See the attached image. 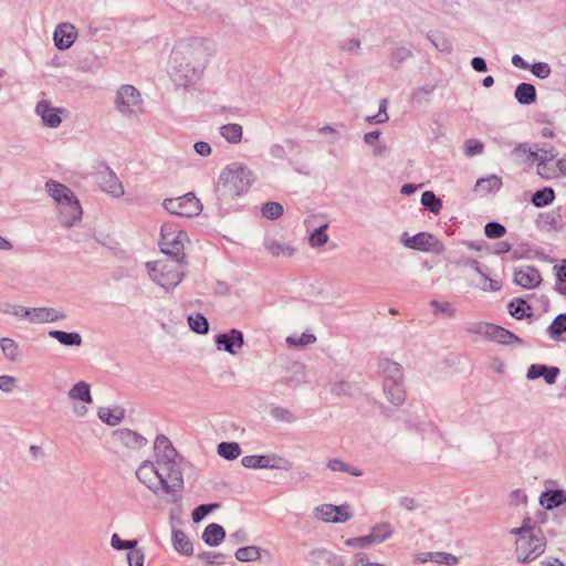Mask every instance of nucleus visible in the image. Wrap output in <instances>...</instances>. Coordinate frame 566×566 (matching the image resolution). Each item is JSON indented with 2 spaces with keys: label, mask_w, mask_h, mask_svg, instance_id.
I'll return each mask as SVG.
<instances>
[{
  "label": "nucleus",
  "mask_w": 566,
  "mask_h": 566,
  "mask_svg": "<svg viewBox=\"0 0 566 566\" xmlns=\"http://www.w3.org/2000/svg\"><path fill=\"white\" fill-rule=\"evenodd\" d=\"M512 63L520 69L528 67L527 63L520 55H514L512 59Z\"/></svg>",
  "instance_id": "61"
},
{
  "label": "nucleus",
  "mask_w": 566,
  "mask_h": 566,
  "mask_svg": "<svg viewBox=\"0 0 566 566\" xmlns=\"http://www.w3.org/2000/svg\"><path fill=\"white\" fill-rule=\"evenodd\" d=\"M0 346L6 355L10 360H14L18 356V345L17 343L11 338H2L0 340Z\"/></svg>",
  "instance_id": "42"
},
{
  "label": "nucleus",
  "mask_w": 566,
  "mask_h": 566,
  "mask_svg": "<svg viewBox=\"0 0 566 566\" xmlns=\"http://www.w3.org/2000/svg\"><path fill=\"white\" fill-rule=\"evenodd\" d=\"M465 154L468 156H474V155H479L483 151V144L476 139H468L465 142Z\"/></svg>",
  "instance_id": "48"
},
{
  "label": "nucleus",
  "mask_w": 566,
  "mask_h": 566,
  "mask_svg": "<svg viewBox=\"0 0 566 566\" xmlns=\"http://www.w3.org/2000/svg\"><path fill=\"white\" fill-rule=\"evenodd\" d=\"M105 190L113 195H118L122 193V186L116 180H114L108 188H105Z\"/></svg>",
  "instance_id": "60"
},
{
  "label": "nucleus",
  "mask_w": 566,
  "mask_h": 566,
  "mask_svg": "<svg viewBox=\"0 0 566 566\" xmlns=\"http://www.w3.org/2000/svg\"><path fill=\"white\" fill-rule=\"evenodd\" d=\"M472 67L478 72H484L486 71V63L481 57H474L472 60Z\"/></svg>",
  "instance_id": "59"
},
{
  "label": "nucleus",
  "mask_w": 566,
  "mask_h": 566,
  "mask_svg": "<svg viewBox=\"0 0 566 566\" xmlns=\"http://www.w3.org/2000/svg\"><path fill=\"white\" fill-rule=\"evenodd\" d=\"M566 502V495L563 491L545 492L541 496V504L546 509H553Z\"/></svg>",
  "instance_id": "24"
},
{
  "label": "nucleus",
  "mask_w": 566,
  "mask_h": 566,
  "mask_svg": "<svg viewBox=\"0 0 566 566\" xmlns=\"http://www.w3.org/2000/svg\"><path fill=\"white\" fill-rule=\"evenodd\" d=\"M557 277L555 290L566 296V259L559 265L554 266Z\"/></svg>",
  "instance_id": "29"
},
{
  "label": "nucleus",
  "mask_w": 566,
  "mask_h": 566,
  "mask_svg": "<svg viewBox=\"0 0 566 566\" xmlns=\"http://www.w3.org/2000/svg\"><path fill=\"white\" fill-rule=\"evenodd\" d=\"M485 290L499 291L501 289V282L496 280H489V285L484 287Z\"/></svg>",
  "instance_id": "62"
},
{
  "label": "nucleus",
  "mask_w": 566,
  "mask_h": 566,
  "mask_svg": "<svg viewBox=\"0 0 566 566\" xmlns=\"http://www.w3.org/2000/svg\"><path fill=\"white\" fill-rule=\"evenodd\" d=\"M217 343L219 345H223L227 352L235 354L243 344V337L239 331L232 329L229 334H222L218 336Z\"/></svg>",
  "instance_id": "16"
},
{
  "label": "nucleus",
  "mask_w": 566,
  "mask_h": 566,
  "mask_svg": "<svg viewBox=\"0 0 566 566\" xmlns=\"http://www.w3.org/2000/svg\"><path fill=\"white\" fill-rule=\"evenodd\" d=\"M25 315L35 323L53 322L62 317L53 308H33L32 311H27Z\"/></svg>",
  "instance_id": "19"
},
{
  "label": "nucleus",
  "mask_w": 566,
  "mask_h": 566,
  "mask_svg": "<svg viewBox=\"0 0 566 566\" xmlns=\"http://www.w3.org/2000/svg\"><path fill=\"white\" fill-rule=\"evenodd\" d=\"M386 107H387V101L382 99L381 103H380L379 113L376 116L368 117V120L369 122H376V123H385V122H387L389 117H388V114L386 112Z\"/></svg>",
  "instance_id": "55"
},
{
  "label": "nucleus",
  "mask_w": 566,
  "mask_h": 566,
  "mask_svg": "<svg viewBox=\"0 0 566 566\" xmlns=\"http://www.w3.org/2000/svg\"><path fill=\"white\" fill-rule=\"evenodd\" d=\"M138 480L154 492L170 493L182 484V475L178 468H170L160 458L156 462L144 461L138 468Z\"/></svg>",
  "instance_id": "1"
},
{
  "label": "nucleus",
  "mask_w": 566,
  "mask_h": 566,
  "mask_svg": "<svg viewBox=\"0 0 566 566\" xmlns=\"http://www.w3.org/2000/svg\"><path fill=\"white\" fill-rule=\"evenodd\" d=\"M558 374L559 369L557 367H546L544 365H532L527 370V377L530 379L543 377L549 385L556 381Z\"/></svg>",
  "instance_id": "15"
},
{
  "label": "nucleus",
  "mask_w": 566,
  "mask_h": 566,
  "mask_svg": "<svg viewBox=\"0 0 566 566\" xmlns=\"http://www.w3.org/2000/svg\"><path fill=\"white\" fill-rule=\"evenodd\" d=\"M175 455L176 451L170 441L164 436L157 437L155 440L156 460L160 458L161 462L166 463V465H170V468H178L175 461Z\"/></svg>",
  "instance_id": "11"
},
{
  "label": "nucleus",
  "mask_w": 566,
  "mask_h": 566,
  "mask_svg": "<svg viewBox=\"0 0 566 566\" xmlns=\"http://www.w3.org/2000/svg\"><path fill=\"white\" fill-rule=\"evenodd\" d=\"M182 259H163L147 263L150 277L165 289L175 287L182 280Z\"/></svg>",
  "instance_id": "3"
},
{
  "label": "nucleus",
  "mask_w": 566,
  "mask_h": 566,
  "mask_svg": "<svg viewBox=\"0 0 566 566\" xmlns=\"http://www.w3.org/2000/svg\"><path fill=\"white\" fill-rule=\"evenodd\" d=\"M515 97L522 104H531L536 99V91L532 84L522 83L516 87Z\"/></svg>",
  "instance_id": "23"
},
{
  "label": "nucleus",
  "mask_w": 566,
  "mask_h": 566,
  "mask_svg": "<svg viewBox=\"0 0 566 566\" xmlns=\"http://www.w3.org/2000/svg\"><path fill=\"white\" fill-rule=\"evenodd\" d=\"M76 38L75 28L72 24H61L54 32L55 45L61 49H69Z\"/></svg>",
  "instance_id": "13"
},
{
  "label": "nucleus",
  "mask_w": 566,
  "mask_h": 566,
  "mask_svg": "<svg viewBox=\"0 0 566 566\" xmlns=\"http://www.w3.org/2000/svg\"><path fill=\"white\" fill-rule=\"evenodd\" d=\"M551 336L556 337L566 332V314L558 315L548 327Z\"/></svg>",
  "instance_id": "43"
},
{
  "label": "nucleus",
  "mask_w": 566,
  "mask_h": 566,
  "mask_svg": "<svg viewBox=\"0 0 566 566\" xmlns=\"http://www.w3.org/2000/svg\"><path fill=\"white\" fill-rule=\"evenodd\" d=\"M218 452L228 460H234L240 455L241 449L235 442H222L218 446Z\"/></svg>",
  "instance_id": "27"
},
{
  "label": "nucleus",
  "mask_w": 566,
  "mask_h": 566,
  "mask_svg": "<svg viewBox=\"0 0 566 566\" xmlns=\"http://www.w3.org/2000/svg\"><path fill=\"white\" fill-rule=\"evenodd\" d=\"M557 168L563 175H566V158H562L557 161Z\"/></svg>",
  "instance_id": "64"
},
{
  "label": "nucleus",
  "mask_w": 566,
  "mask_h": 566,
  "mask_svg": "<svg viewBox=\"0 0 566 566\" xmlns=\"http://www.w3.org/2000/svg\"><path fill=\"white\" fill-rule=\"evenodd\" d=\"M345 544L349 547H360V548H364V547H367L371 544H375L373 538L369 536V535H366V536H360V537H354V538H348Z\"/></svg>",
  "instance_id": "47"
},
{
  "label": "nucleus",
  "mask_w": 566,
  "mask_h": 566,
  "mask_svg": "<svg viewBox=\"0 0 566 566\" xmlns=\"http://www.w3.org/2000/svg\"><path fill=\"white\" fill-rule=\"evenodd\" d=\"M188 235L174 222H166L161 226L160 249L165 254L178 256L182 253Z\"/></svg>",
  "instance_id": "5"
},
{
  "label": "nucleus",
  "mask_w": 566,
  "mask_h": 566,
  "mask_svg": "<svg viewBox=\"0 0 566 566\" xmlns=\"http://www.w3.org/2000/svg\"><path fill=\"white\" fill-rule=\"evenodd\" d=\"M82 209L78 200L72 196L64 200V205H60V216L63 224L70 227L81 218Z\"/></svg>",
  "instance_id": "12"
},
{
  "label": "nucleus",
  "mask_w": 566,
  "mask_h": 566,
  "mask_svg": "<svg viewBox=\"0 0 566 566\" xmlns=\"http://www.w3.org/2000/svg\"><path fill=\"white\" fill-rule=\"evenodd\" d=\"M326 229H327V224H323L310 235L311 247L318 248V247L324 245L327 242L328 235L325 232Z\"/></svg>",
  "instance_id": "37"
},
{
  "label": "nucleus",
  "mask_w": 566,
  "mask_h": 566,
  "mask_svg": "<svg viewBox=\"0 0 566 566\" xmlns=\"http://www.w3.org/2000/svg\"><path fill=\"white\" fill-rule=\"evenodd\" d=\"M216 507H218V504L200 505L196 507L195 511L192 512V520L195 522L201 521L208 513H210Z\"/></svg>",
  "instance_id": "50"
},
{
  "label": "nucleus",
  "mask_w": 566,
  "mask_h": 566,
  "mask_svg": "<svg viewBox=\"0 0 566 566\" xmlns=\"http://www.w3.org/2000/svg\"><path fill=\"white\" fill-rule=\"evenodd\" d=\"M251 171L240 165H232L227 168L217 186V190L221 197L234 198L248 191L251 185Z\"/></svg>",
  "instance_id": "2"
},
{
  "label": "nucleus",
  "mask_w": 566,
  "mask_h": 566,
  "mask_svg": "<svg viewBox=\"0 0 566 566\" xmlns=\"http://www.w3.org/2000/svg\"><path fill=\"white\" fill-rule=\"evenodd\" d=\"M98 416L104 422L115 426L122 420L124 413L119 409L111 410L107 408H102L98 411Z\"/></svg>",
  "instance_id": "36"
},
{
  "label": "nucleus",
  "mask_w": 566,
  "mask_h": 566,
  "mask_svg": "<svg viewBox=\"0 0 566 566\" xmlns=\"http://www.w3.org/2000/svg\"><path fill=\"white\" fill-rule=\"evenodd\" d=\"M235 557L241 562L258 560L261 557V551L256 546L242 547L235 552Z\"/></svg>",
  "instance_id": "28"
},
{
  "label": "nucleus",
  "mask_w": 566,
  "mask_h": 566,
  "mask_svg": "<svg viewBox=\"0 0 566 566\" xmlns=\"http://www.w3.org/2000/svg\"><path fill=\"white\" fill-rule=\"evenodd\" d=\"M315 515L324 522L333 523L346 522L352 516L348 505L335 506L332 504H323L318 506L315 510Z\"/></svg>",
  "instance_id": "9"
},
{
  "label": "nucleus",
  "mask_w": 566,
  "mask_h": 566,
  "mask_svg": "<svg viewBox=\"0 0 566 566\" xmlns=\"http://www.w3.org/2000/svg\"><path fill=\"white\" fill-rule=\"evenodd\" d=\"M516 539V554L520 560L530 562L538 557L545 549V538L530 530H520Z\"/></svg>",
  "instance_id": "4"
},
{
  "label": "nucleus",
  "mask_w": 566,
  "mask_h": 566,
  "mask_svg": "<svg viewBox=\"0 0 566 566\" xmlns=\"http://www.w3.org/2000/svg\"><path fill=\"white\" fill-rule=\"evenodd\" d=\"M384 386L389 400L394 405L398 406L403 402L406 397L405 389L397 379L388 378Z\"/></svg>",
  "instance_id": "18"
},
{
  "label": "nucleus",
  "mask_w": 566,
  "mask_h": 566,
  "mask_svg": "<svg viewBox=\"0 0 566 566\" xmlns=\"http://www.w3.org/2000/svg\"><path fill=\"white\" fill-rule=\"evenodd\" d=\"M15 386V378L11 376H0V389L3 391H10Z\"/></svg>",
  "instance_id": "57"
},
{
  "label": "nucleus",
  "mask_w": 566,
  "mask_h": 566,
  "mask_svg": "<svg viewBox=\"0 0 566 566\" xmlns=\"http://www.w3.org/2000/svg\"><path fill=\"white\" fill-rule=\"evenodd\" d=\"M431 559L439 564L454 565L458 559L451 554L448 553H434L431 554Z\"/></svg>",
  "instance_id": "49"
},
{
  "label": "nucleus",
  "mask_w": 566,
  "mask_h": 566,
  "mask_svg": "<svg viewBox=\"0 0 566 566\" xmlns=\"http://www.w3.org/2000/svg\"><path fill=\"white\" fill-rule=\"evenodd\" d=\"M421 203L433 213H438L442 208L441 200L431 191H424L422 193Z\"/></svg>",
  "instance_id": "33"
},
{
  "label": "nucleus",
  "mask_w": 566,
  "mask_h": 566,
  "mask_svg": "<svg viewBox=\"0 0 566 566\" xmlns=\"http://www.w3.org/2000/svg\"><path fill=\"white\" fill-rule=\"evenodd\" d=\"M226 536V532L222 526L218 524H209L203 532V539L207 544L216 546L222 542Z\"/></svg>",
  "instance_id": "21"
},
{
  "label": "nucleus",
  "mask_w": 566,
  "mask_h": 566,
  "mask_svg": "<svg viewBox=\"0 0 566 566\" xmlns=\"http://www.w3.org/2000/svg\"><path fill=\"white\" fill-rule=\"evenodd\" d=\"M541 282V274L535 268L521 266L514 272V283L523 289H535Z\"/></svg>",
  "instance_id": "10"
},
{
  "label": "nucleus",
  "mask_w": 566,
  "mask_h": 566,
  "mask_svg": "<svg viewBox=\"0 0 566 566\" xmlns=\"http://www.w3.org/2000/svg\"><path fill=\"white\" fill-rule=\"evenodd\" d=\"M174 546L179 553L184 555H190L193 549L191 542L181 531L174 532Z\"/></svg>",
  "instance_id": "25"
},
{
  "label": "nucleus",
  "mask_w": 566,
  "mask_h": 566,
  "mask_svg": "<svg viewBox=\"0 0 566 566\" xmlns=\"http://www.w3.org/2000/svg\"><path fill=\"white\" fill-rule=\"evenodd\" d=\"M554 197L555 196L552 188H544L533 195L532 202L536 207H543L551 203L554 200Z\"/></svg>",
  "instance_id": "32"
},
{
  "label": "nucleus",
  "mask_w": 566,
  "mask_h": 566,
  "mask_svg": "<svg viewBox=\"0 0 566 566\" xmlns=\"http://www.w3.org/2000/svg\"><path fill=\"white\" fill-rule=\"evenodd\" d=\"M485 234L488 238L490 239H499V238H502L506 230L505 228L500 224V223H496V222H490L485 226Z\"/></svg>",
  "instance_id": "45"
},
{
  "label": "nucleus",
  "mask_w": 566,
  "mask_h": 566,
  "mask_svg": "<svg viewBox=\"0 0 566 566\" xmlns=\"http://www.w3.org/2000/svg\"><path fill=\"white\" fill-rule=\"evenodd\" d=\"M112 545L116 549L133 548L136 545V541H123L117 534L112 536Z\"/></svg>",
  "instance_id": "53"
},
{
  "label": "nucleus",
  "mask_w": 566,
  "mask_h": 566,
  "mask_svg": "<svg viewBox=\"0 0 566 566\" xmlns=\"http://www.w3.org/2000/svg\"><path fill=\"white\" fill-rule=\"evenodd\" d=\"M541 134L545 138H553L555 136L554 130L551 127H544Z\"/></svg>",
  "instance_id": "63"
},
{
  "label": "nucleus",
  "mask_w": 566,
  "mask_h": 566,
  "mask_svg": "<svg viewBox=\"0 0 566 566\" xmlns=\"http://www.w3.org/2000/svg\"><path fill=\"white\" fill-rule=\"evenodd\" d=\"M316 340L315 336L312 334H302L301 336H290L286 342L291 346H305L313 344Z\"/></svg>",
  "instance_id": "46"
},
{
  "label": "nucleus",
  "mask_w": 566,
  "mask_h": 566,
  "mask_svg": "<svg viewBox=\"0 0 566 566\" xmlns=\"http://www.w3.org/2000/svg\"><path fill=\"white\" fill-rule=\"evenodd\" d=\"M241 462L243 467L251 469L270 467V459L265 455H247Z\"/></svg>",
  "instance_id": "31"
},
{
  "label": "nucleus",
  "mask_w": 566,
  "mask_h": 566,
  "mask_svg": "<svg viewBox=\"0 0 566 566\" xmlns=\"http://www.w3.org/2000/svg\"><path fill=\"white\" fill-rule=\"evenodd\" d=\"M50 335L52 337L56 338L59 342H61L64 345H80L81 344V336L76 333L53 331L50 333Z\"/></svg>",
  "instance_id": "35"
},
{
  "label": "nucleus",
  "mask_w": 566,
  "mask_h": 566,
  "mask_svg": "<svg viewBox=\"0 0 566 566\" xmlns=\"http://www.w3.org/2000/svg\"><path fill=\"white\" fill-rule=\"evenodd\" d=\"M189 326L192 331L205 334L208 332V322L202 315L189 316Z\"/></svg>",
  "instance_id": "44"
},
{
  "label": "nucleus",
  "mask_w": 566,
  "mask_h": 566,
  "mask_svg": "<svg viewBox=\"0 0 566 566\" xmlns=\"http://www.w3.org/2000/svg\"><path fill=\"white\" fill-rule=\"evenodd\" d=\"M502 186V180L497 176H489L486 178L479 179L475 185V191L481 193H488L491 191L499 190Z\"/></svg>",
  "instance_id": "22"
},
{
  "label": "nucleus",
  "mask_w": 566,
  "mask_h": 566,
  "mask_svg": "<svg viewBox=\"0 0 566 566\" xmlns=\"http://www.w3.org/2000/svg\"><path fill=\"white\" fill-rule=\"evenodd\" d=\"M195 149L201 156H207L211 153V147L209 144L205 142H198L195 144Z\"/></svg>",
  "instance_id": "58"
},
{
  "label": "nucleus",
  "mask_w": 566,
  "mask_h": 566,
  "mask_svg": "<svg viewBox=\"0 0 566 566\" xmlns=\"http://www.w3.org/2000/svg\"><path fill=\"white\" fill-rule=\"evenodd\" d=\"M46 189L50 196L59 203L64 205V200L71 198L73 192L64 185L54 181L46 182Z\"/></svg>",
  "instance_id": "20"
},
{
  "label": "nucleus",
  "mask_w": 566,
  "mask_h": 566,
  "mask_svg": "<svg viewBox=\"0 0 566 566\" xmlns=\"http://www.w3.org/2000/svg\"><path fill=\"white\" fill-rule=\"evenodd\" d=\"M391 534V528L388 524H379L376 525L369 536L373 538L374 543H380L388 538Z\"/></svg>",
  "instance_id": "41"
},
{
  "label": "nucleus",
  "mask_w": 566,
  "mask_h": 566,
  "mask_svg": "<svg viewBox=\"0 0 566 566\" xmlns=\"http://www.w3.org/2000/svg\"><path fill=\"white\" fill-rule=\"evenodd\" d=\"M70 397L72 399H78V400H83L86 402H91L92 398H91V394H90V386L84 381L76 384L70 390Z\"/></svg>",
  "instance_id": "30"
},
{
  "label": "nucleus",
  "mask_w": 566,
  "mask_h": 566,
  "mask_svg": "<svg viewBox=\"0 0 566 566\" xmlns=\"http://www.w3.org/2000/svg\"><path fill=\"white\" fill-rule=\"evenodd\" d=\"M164 207L168 212L172 214L187 218L198 216L202 210V205L192 193L166 199L164 201Z\"/></svg>",
  "instance_id": "6"
},
{
  "label": "nucleus",
  "mask_w": 566,
  "mask_h": 566,
  "mask_svg": "<svg viewBox=\"0 0 566 566\" xmlns=\"http://www.w3.org/2000/svg\"><path fill=\"white\" fill-rule=\"evenodd\" d=\"M266 249L273 256H291L294 253V249L292 247L281 244L275 241L268 242Z\"/></svg>",
  "instance_id": "34"
},
{
  "label": "nucleus",
  "mask_w": 566,
  "mask_h": 566,
  "mask_svg": "<svg viewBox=\"0 0 566 566\" xmlns=\"http://www.w3.org/2000/svg\"><path fill=\"white\" fill-rule=\"evenodd\" d=\"M129 566H144V554L138 549H133L128 553Z\"/></svg>",
  "instance_id": "52"
},
{
  "label": "nucleus",
  "mask_w": 566,
  "mask_h": 566,
  "mask_svg": "<svg viewBox=\"0 0 566 566\" xmlns=\"http://www.w3.org/2000/svg\"><path fill=\"white\" fill-rule=\"evenodd\" d=\"M262 214L271 220L279 219L283 214V207L277 202H266L262 207Z\"/></svg>",
  "instance_id": "40"
},
{
  "label": "nucleus",
  "mask_w": 566,
  "mask_h": 566,
  "mask_svg": "<svg viewBox=\"0 0 566 566\" xmlns=\"http://www.w3.org/2000/svg\"><path fill=\"white\" fill-rule=\"evenodd\" d=\"M510 314L516 318H522L526 315V310H530L526 302L522 298H515L509 304Z\"/></svg>",
  "instance_id": "38"
},
{
  "label": "nucleus",
  "mask_w": 566,
  "mask_h": 566,
  "mask_svg": "<svg viewBox=\"0 0 566 566\" xmlns=\"http://www.w3.org/2000/svg\"><path fill=\"white\" fill-rule=\"evenodd\" d=\"M116 105L119 112L135 114L142 111L139 92L132 85H123L117 92Z\"/></svg>",
  "instance_id": "7"
},
{
  "label": "nucleus",
  "mask_w": 566,
  "mask_h": 566,
  "mask_svg": "<svg viewBox=\"0 0 566 566\" xmlns=\"http://www.w3.org/2000/svg\"><path fill=\"white\" fill-rule=\"evenodd\" d=\"M532 73L539 78H546L551 74V67L546 63H535L532 66Z\"/></svg>",
  "instance_id": "51"
},
{
  "label": "nucleus",
  "mask_w": 566,
  "mask_h": 566,
  "mask_svg": "<svg viewBox=\"0 0 566 566\" xmlns=\"http://www.w3.org/2000/svg\"><path fill=\"white\" fill-rule=\"evenodd\" d=\"M221 135L229 143H239L242 138V127L238 124H228L221 127Z\"/></svg>",
  "instance_id": "26"
},
{
  "label": "nucleus",
  "mask_w": 566,
  "mask_h": 566,
  "mask_svg": "<svg viewBox=\"0 0 566 566\" xmlns=\"http://www.w3.org/2000/svg\"><path fill=\"white\" fill-rule=\"evenodd\" d=\"M36 113L42 117L45 125L56 127L61 123V109L52 107L48 102L42 101L36 105Z\"/></svg>",
  "instance_id": "14"
},
{
  "label": "nucleus",
  "mask_w": 566,
  "mask_h": 566,
  "mask_svg": "<svg viewBox=\"0 0 566 566\" xmlns=\"http://www.w3.org/2000/svg\"><path fill=\"white\" fill-rule=\"evenodd\" d=\"M328 468L333 471H337V470H340V471H348L350 472L353 475H360L361 473L359 471H355V470H348V468L339 460H331L328 462Z\"/></svg>",
  "instance_id": "56"
},
{
  "label": "nucleus",
  "mask_w": 566,
  "mask_h": 566,
  "mask_svg": "<svg viewBox=\"0 0 566 566\" xmlns=\"http://www.w3.org/2000/svg\"><path fill=\"white\" fill-rule=\"evenodd\" d=\"M403 243L410 249L427 251L433 245L434 238L432 234L426 232L418 233L413 237H407L405 234Z\"/></svg>",
  "instance_id": "17"
},
{
  "label": "nucleus",
  "mask_w": 566,
  "mask_h": 566,
  "mask_svg": "<svg viewBox=\"0 0 566 566\" xmlns=\"http://www.w3.org/2000/svg\"><path fill=\"white\" fill-rule=\"evenodd\" d=\"M513 154L518 157L525 156L527 159H531L532 161H534L537 157L536 153L527 148L526 145H518L517 147L514 148Z\"/></svg>",
  "instance_id": "54"
},
{
  "label": "nucleus",
  "mask_w": 566,
  "mask_h": 566,
  "mask_svg": "<svg viewBox=\"0 0 566 566\" xmlns=\"http://www.w3.org/2000/svg\"><path fill=\"white\" fill-rule=\"evenodd\" d=\"M431 306L433 307L436 315H442L444 317H453L455 314V310L450 302L432 301Z\"/></svg>",
  "instance_id": "39"
},
{
  "label": "nucleus",
  "mask_w": 566,
  "mask_h": 566,
  "mask_svg": "<svg viewBox=\"0 0 566 566\" xmlns=\"http://www.w3.org/2000/svg\"><path fill=\"white\" fill-rule=\"evenodd\" d=\"M470 332L483 335L484 337L501 344H509L514 338V335L510 331L491 323H479L470 328Z\"/></svg>",
  "instance_id": "8"
}]
</instances>
